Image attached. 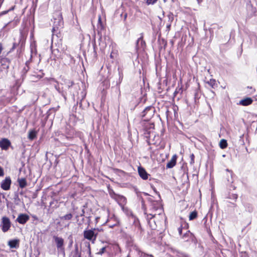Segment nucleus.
<instances>
[{
	"label": "nucleus",
	"mask_w": 257,
	"mask_h": 257,
	"mask_svg": "<svg viewBox=\"0 0 257 257\" xmlns=\"http://www.w3.org/2000/svg\"><path fill=\"white\" fill-rule=\"evenodd\" d=\"M109 194L110 196L115 200L120 206L123 208L126 204V198L123 195L115 193L113 190H109Z\"/></svg>",
	"instance_id": "nucleus-1"
},
{
	"label": "nucleus",
	"mask_w": 257,
	"mask_h": 257,
	"mask_svg": "<svg viewBox=\"0 0 257 257\" xmlns=\"http://www.w3.org/2000/svg\"><path fill=\"white\" fill-rule=\"evenodd\" d=\"M100 230L98 228L85 230L83 232V236L85 239L92 241L93 243L96 240L98 232Z\"/></svg>",
	"instance_id": "nucleus-2"
},
{
	"label": "nucleus",
	"mask_w": 257,
	"mask_h": 257,
	"mask_svg": "<svg viewBox=\"0 0 257 257\" xmlns=\"http://www.w3.org/2000/svg\"><path fill=\"white\" fill-rule=\"evenodd\" d=\"M54 20V26L53 28V31H55V29H58L59 28H62L63 25V20L62 18V13L59 12H56L53 15Z\"/></svg>",
	"instance_id": "nucleus-3"
},
{
	"label": "nucleus",
	"mask_w": 257,
	"mask_h": 257,
	"mask_svg": "<svg viewBox=\"0 0 257 257\" xmlns=\"http://www.w3.org/2000/svg\"><path fill=\"white\" fill-rule=\"evenodd\" d=\"M11 224L10 220L8 217L6 216L2 217L1 226L3 232H6L8 231L11 227Z\"/></svg>",
	"instance_id": "nucleus-4"
},
{
	"label": "nucleus",
	"mask_w": 257,
	"mask_h": 257,
	"mask_svg": "<svg viewBox=\"0 0 257 257\" xmlns=\"http://www.w3.org/2000/svg\"><path fill=\"white\" fill-rule=\"evenodd\" d=\"M151 209L152 213H153V211L158 212L157 215L164 216V214H163L162 207L160 206L159 203L158 202L154 201L152 203Z\"/></svg>",
	"instance_id": "nucleus-5"
},
{
	"label": "nucleus",
	"mask_w": 257,
	"mask_h": 257,
	"mask_svg": "<svg viewBox=\"0 0 257 257\" xmlns=\"http://www.w3.org/2000/svg\"><path fill=\"white\" fill-rule=\"evenodd\" d=\"M11 184L12 181L11 178L10 177H7L2 181L1 187L4 190L7 191L10 189Z\"/></svg>",
	"instance_id": "nucleus-6"
},
{
	"label": "nucleus",
	"mask_w": 257,
	"mask_h": 257,
	"mask_svg": "<svg viewBox=\"0 0 257 257\" xmlns=\"http://www.w3.org/2000/svg\"><path fill=\"white\" fill-rule=\"evenodd\" d=\"M155 111L154 107L152 106H149L147 107L143 110L142 112V117H145L146 115H148L147 117V119L150 118L153 115L154 112Z\"/></svg>",
	"instance_id": "nucleus-7"
},
{
	"label": "nucleus",
	"mask_w": 257,
	"mask_h": 257,
	"mask_svg": "<svg viewBox=\"0 0 257 257\" xmlns=\"http://www.w3.org/2000/svg\"><path fill=\"white\" fill-rule=\"evenodd\" d=\"M30 217L29 215L26 214H20L18 217H17L16 221H18L19 223L22 224H24L26 223L29 219Z\"/></svg>",
	"instance_id": "nucleus-8"
},
{
	"label": "nucleus",
	"mask_w": 257,
	"mask_h": 257,
	"mask_svg": "<svg viewBox=\"0 0 257 257\" xmlns=\"http://www.w3.org/2000/svg\"><path fill=\"white\" fill-rule=\"evenodd\" d=\"M11 144V142L8 139L4 138L0 141V148L3 150H7Z\"/></svg>",
	"instance_id": "nucleus-9"
},
{
	"label": "nucleus",
	"mask_w": 257,
	"mask_h": 257,
	"mask_svg": "<svg viewBox=\"0 0 257 257\" xmlns=\"http://www.w3.org/2000/svg\"><path fill=\"white\" fill-rule=\"evenodd\" d=\"M97 31L98 35L99 36V40L101 39V31L104 30V27L101 21V17H98V23L97 26Z\"/></svg>",
	"instance_id": "nucleus-10"
},
{
	"label": "nucleus",
	"mask_w": 257,
	"mask_h": 257,
	"mask_svg": "<svg viewBox=\"0 0 257 257\" xmlns=\"http://www.w3.org/2000/svg\"><path fill=\"white\" fill-rule=\"evenodd\" d=\"M138 173L140 177L143 180H147L150 175L145 169L141 166L138 167Z\"/></svg>",
	"instance_id": "nucleus-11"
},
{
	"label": "nucleus",
	"mask_w": 257,
	"mask_h": 257,
	"mask_svg": "<svg viewBox=\"0 0 257 257\" xmlns=\"http://www.w3.org/2000/svg\"><path fill=\"white\" fill-rule=\"evenodd\" d=\"M53 238L56 243L57 249L61 248L62 247L64 246V239L62 237L54 236Z\"/></svg>",
	"instance_id": "nucleus-12"
},
{
	"label": "nucleus",
	"mask_w": 257,
	"mask_h": 257,
	"mask_svg": "<svg viewBox=\"0 0 257 257\" xmlns=\"http://www.w3.org/2000/svg\"><path fill=\"white\" fill-rule=\"evenodd\" d=\"M177 156L176 155H174L172 157L170 161H169L166 165L167 168H172L174 167L176 164Z\"/></svg>",
	"instance_id": "nucleus-13"
},
{
	"label": "nucleus",
	"mask_w": 257,
	"mask_h": 257,
	"mask_svg": "<svg viewBox=\"0 0 257 257\" xmlns=\"http://www.w3.org/2000/svg\"><path fill=\"white\" fill-rule=\"evenodd\" d=\"M19 240L18 239L10 240L8 242L9 246L12 248H17L19 247Z\"/></svg>",
	"instance_id": "nucleus-14"
},
{
	"label": "nucleus",
	"mask_w": 257,
	"mask_h": 257,
	"mask_svg": "<svg viewBox=\"0 0 257 257\" xmlns=\"http://www.w3.org/2000/svg\"><path fill=\"white\" fill-rule=\"evenodd\" d=\"M246 8L248 11H250L251 15L257 16L256 9L253 7L250 1L247 3Z\"/></svg>",
	"instance_id": "nucleus-15"
},
{
	"label": "nucleus",
	"mask_w": 257,
	"mask_h": 257,
	"mask_svg": "<svg viewBox=\"0 0 257 257\" xmlns=\"http://www.w3.org/2000/svg\"><path fill=\"white\" fill-rule=\"evenodd\" d=\"M252 102V100L251 98L249 97L245 98L241 100L239 104L240 105H243V106H247L250 104H251Z\"/></svg>",
	"instance_id": "nucleus-16"
},
{
	"label": "nucleus",
	"mask_w": 257,
	"mask_h": 257,
	"mask_svg": "<svg viewBox=\"0 0 257 257\" xmlns=\"http://www.w3.org/2000/svg\"><path fill=\"white\" fill-rule=\"evenodd\" d=\"M31 62V61L30 60H28L25 63V66H24V67L23 68L22 71V76L23 77V76L24 75H25L27 72L29 71V69H30V67H29V64Z\"/></svg>",
	"instance_id": "nucleus-17"
},
{
	"label": "nucleus",
	"mask_w": 257,
	"mask_h": 257,
	"mask_svg": "<svg viewBox=\"0 0 257 257\" xmlns=\"http://www.w3.org/2000/svg\"><path fill=\"white\" fill-rule=\"evenodd\" d=\"M18 182L20 187L21 188H24L27 185L26 179L24 178H19Z\"/></svg>",
	"instance_id": "nucleus-18"
},
{
	"label": "nucleus",
	"mask_w": 257,
	"mask_h": 257,
	"mask_svg": "<svg viewBox=\"0 0 257 257\" xmlns=\"http://www.w3.org/2000/svg\"><path fill=\"white\" fill-rule=\"evenodd\" d=\"M145 214L146 215V219L149 224H151V220L153 218H156L157 216V213L153 214L152 212L151 213L147 214L145 212Z\"/></svg>",
	"instance_id": "nucleus-19"
},
{
	"label": "nucleus",
	"mask_w": 257,
	"mask_h": 257,
	"mask_svg": "<svg viewBox=\"0 0 257 257\" xmlns=\"http://www.w3.org/2000/svg\"><path fill=\"white\" fill-rule=\"evenodd\" d=\"M145 46V42L143 40L142 38H140L138 39L137 42V47L139 48L141 47L144 49Z\"/></svg>",
	"instance_id": "nucleus-20"
},
{
	"label": "nucleus",
	"mask_w": 257,
	"mask_h": 257,
	"mask_svg": "<svg viewBox=\"0 0 257 257\" xmlns=\"http://www.w3.org/2000/svg\"><path fill=\"white\" fill-rule=\"evenodd\" d=\"M250 39L251 44L256 47L257 46V36L255 35H251L250 36Z\"/></svg>",
	"instance_id": "nucleus-21"
},
{
	"label": "nucleus",
	"mask_w": 257,
	"mask_h": 257,
	"mask_svg": "<svg viewBox=\"0 0 257 257\" xmlns=\"http://www.w3.org/2000/svg\"><path fill=\"white\" fill-rule=\"evenodd\" d=\"M219 146L221 149H224L227 146V143L226 140L222 139L219 143Z\"/></svg>",
	"instance_id": "nucleus-22"
},
{
	"label": "nucleus",
	"mask_w": 257,
	"mask_h": 257,
	"mask_svg": "<svg viewBox=\"0 0 257 257\" xmlns=\"http://www.w3.org/2000/svg\"><path fill=\"white\" fill-rule=\"evenodd\" d=\"M139 257H154L152 254L147 253L141 250L139 251Z\"/></svg>",
	"instance_id": "nucleus-23"
},
{
	"label": "nucleus",
	"mask_w": 257,
	"mask_h": 257,
	"mask_svg": "<svg viewBox=\"0 0 257 257\" xmlns=\"http://www.w3.org/2000/svg\"><path fill=\"white\" fill-rule=\"evenodd\" d=\"M73 257H77L80 256V255L79 253V250H78V246L77 244H75V249L74 251L73 252Z\"/></svg>",
	"instance_id": "nucleus-24"
},
{
	"label": "nucleus",
	"mask_w": 257,
	"mask_h": 257,
	"mask_svg": "<svg viewBox=\"0 0 257 257\" xmlns=\"http://www.w3.org/2000/svg\"><path fill=\"white\" fill-rule=\"evenodd\" d=\"M72 214L71 213H68L66 214L64 216H63L60 217L61 220H70L72 218Z\"/></svg>",
	"instance_id": "nucleus-25"
},
{
	"label": "nucleus",
	"mask_w": 257,
	"mask_h": 257,
	"mask_svg": "<svg viewBox=\"0 0 257 257\" xmlns=\"http://www.w3.org/2000/svg\"><path fill=\"white\" fill-rule=\"evenodd\" d=\"M135 226L137 229V233L138 234H141L142 233V232L143 231V229L141 227V226L140 225V222H137L135 223Z\"/></svg>",
	"instance_id": "nucleus-26"
},
{
	"label": "nucleus",
	"mask_w": 257,
	"mask_h": 257,
	"mask_svg": "<svg viewBox=\"0 0 257 257\" xmlns=\"http://www.w3.org/2000/svg\"><path fill=\"white\" fill-rule=\"evenodd\" d=\"M167 19H168V22L167 23H170V24H172V23L173 22L174 20V15L172 13H169L167 15Z\"/></svg>",
	"instance_id": "nucleus-27"
},
{
	"label": "nucleus",
	"mask_w": 257,
	"mask_h": 257,
	"mask_svg": "<svg viewBox=\"0 0 257 257\" xmlns=\"http://www.w3.org/2000/svg\"><path fill=\"white\" fill-rule=\"evenodd\" d=\"M14 200L16 204L18 205L20 202V199L18 193H15L14 196Z\"/></svg>",
	"instance_id": "nucleus-28"
},
{
	"label": "nucleus",
	"mask_w": 257,
	"mask_h": 257,
	"mask_svg": "<svg viewBox=\"0 0 257 257\" xmlns=\"http://www.w3.org/2000/svg\"><path fill=\"white\" fill-rule=\"evenodd\" d=\"M197 216V213L196 211H193L192 212L190 213V215H189V220H192L193 219H194L195 218H196Z\"/></svg>",
	"instance_id": "nucleus-29"
},
{
	"label": "nucleus",
	"mask_w": 257,
	"mask_h": 257,
	"mask_svg": "<svg viewBox=\"0 0 257 257\" xmlns=\"http://www.w3.org/2000/svg\"><path fill=\"white\" fill-rule=\"evenodd\" d=\"M31 58L30 59V60H31L32 57L34 55H36V54H37V50H36V47L35 46H33L32 45H31Z\"/></svg>",
	"instance_id": "nucleus-30"
},
{
	"label": "nucleus",
	"mask_w": 257,
	"mask_h": 257,
	"mask_svg": "<svg viewBox=\"0 0 257 257\" xmlns=\"http://www.w3.org/2000/svg\"><path fill=\"white\" fill-rule=\"evenodd\" d=\"M190 234L191 233L189 231H187V232L182 236V238L185 241H188V237Z\"/></svg>",
	"instance_id": "nucleus-31"
},
{
	"label": "nucleus",
	"mask_w": 257,
	"mask_h": 257,
	"mask_svg": "<svg viewBox=\"0 0 257 257\" xmlns=\"http://www.w3.org/2000/svg\"><path fill=\"white\" fill-rule=\"evenodd\" d=\"M36 137V133L35 131H31L29 134V139L33 140H34Z\"/></svg>",
	"instance_id": "nucleus-32"
},
{
	"label": "nucleus",
	"mask_w": 257,
	"mask_h": 257,
	"mask_svg": "<svg viewBox=\"0 0 257 257\" xmlns=\"http://www.w3.org/2000/svg\"><path fill=\"white\" fill-rule=\"evenodd\" d=\"M207 83L212 88H214V86L216 85V81L215 79H211L207 82Z\"/></svg>",
	"instance_id": "nucleus-33"
},
{
	"label": "nucleus",
	"mask_w": 257,
	"mask_h": 257,
	"mask_svg": "<svg viewBox=\"0 0 257 257\" xmlns=\"http://www.w3.org/2000/svg\"><path fill=\"white\" fill-rule=\"evenodd\" d=\"M107 247H103L99 249V251L98 252L97 254L99 255H102L106 251Z\"/></svg>",
	"instance_id": "nucleus-34"
},
{
	"label": "nucleus",
	"mask_w": 257,
	"mask_h": 257,
	"mask_svg": "<svg viewBox=\"0 0 257 257\" xmlns=\"http://www.w3.org/2000/svg\"><path fill=\"white\" fill-rule=\"evenodd\" d=\"M238 196L236 194H232L231 195H229L228 198L234 200L236 201V200L237 199Z\"/></svg>",
	"instance_id": "nucleus-35"
},
{
	"label": "nucleus",
	"mask_w": 257,
	"mask_h": 257,
	"mask_svg": "<svg viewBox=\"0 0 257 257\" xmlns=\"http://www.w3.org/2000/svg\"><path fill=\"white\" fill-rule=\"evenodd\" d=\"M158 0H147L146 3L148 5H154Z\"/></svg>",
	"instance_id": "nucleus-36"
},
{
	"label": "nucleus",
	"mask_w": 257,
	"mask_h": 257,
	"mask_svg": "<svg viewBox=\"0 0 257 257\" xmlns=\"http://www.w3.org/2000/svg\"><path fill=\"white\" fill-rule=\"evenodd\" d=\"M190 158V160H191L190 163V164L193 165L194 163V158H195V156H194V154H191Z\"/></svg>",
	"instance_id": "nucleus-37"
},
{
	"label": "nucleus",
	"mask_w": 257,
	"mask_h": 257,
	"mask_svg": "<svg viewBox=\"0 0 257 257\" xmlns=\"http://www.w3.org/2000/svg\"><path fill=\"white\" fill-rule=\"evenodd\" d=\"M118 223V222L117 220H116L115 221V222L114 223V224H110L109 223L108 224V225L110 227V228H112L113 227L117 225V224Z\"/></svg>",
	"instance_id": "nucleus-38"
},
{
	"label": "nucleus",
	"mask_w": 257,
	"mask_h": 257,
	"mask_svg": "<svg viewBox=\"0 0 257 257\" xmlns=\"http://www.w3.org/2000/svg\"><path fill=\"white\" fill-rule=\"evenodd\" d=\"M171 25L172 24H170V23H167V25H166L167 31H169L170 30Z\"/></svg>",
	"instance_id": "nucleus-39"
},
{
	"label": "nucleus",
	"mask_w": 257,
	"mask_h": 257,
	"mask_svg": "<svg viewBox=\"0 0 257 257\" xmlns=\"http://www.w3.org/2000/svg\"><path fill=\"white\" fill-rule=\"evenodd\" d=\"M178 232L179 235L181 236L182 233V225H181L178 228Z\"/></svg>",
	"instance_id": "nucleus-40"
},
{
	"label": "nucleus",
	"mask_w": 257,
	"mask_h": 257,
	"mask_svg": "<svg viewBox=\"0 0 257 257\" xmlns=\"http://www.w3.org/2000/svg\"><path fill=\"white\" fill-rule=\"evenodd\" d=\"M12 9H10L8 11H3V12H1L0 16H3V15H4L7 14L8 13V12H9Z\"/></svg>",
	"instance_id": "nucleus-41"
},
{
	"label": "nucleus",
	"mask_w": 257,
	"mask_h": 257,
	"mask_svg": "<svg viewBox=\"0 0 257 257\" xmlns=\"http://www.w3.org/2000/svg\"><path fill=\"white\" fill-rule=\"evenodd\" d=\"M57 249H58V252H60V253H64V251H65L64 246L62 247L61 248H58Z\"/></svg>",
	"instance_id": "nucleus-42"
},
{
	"label": "nucleus",
	"mask_w": 257,
	"mask_h": 257,
	"mask_svg": "<svg viewBox=\"0 0 257 257\" xmlns=\"http://www.w3.org/2000/svg\"><path fill=\"white\" fill-rule=\"evenodd\" d=\"M142 207L143 209H145V201L143 198H141ZM145 211V209H144Z\"/></svg>",
	"instance_id": "nucleus-43"
},
{
	"label": "nucleus",
	"mask_w": 257,
	"mask_h": 257,
	"mask_svg": "<svg viewBox=\"0 0 257 257\" xmlns=\"http://www.w3.org/2000/svg\"><path fill=\"white\" fill-rule=\"evenodd\" d=\"M83 208L81 210V212L80 213L79 215L80 216H84V214H85V211H84V207H85L84 206H83Z\"/></svg>",
	"instance_id": "nucleus-44"
},
{
	"label": "nucleus",
	"mask_w": 257,
	"mask_h": 257,
	"mask_svg": "<svg viewBox=\"0 0 257 257\" xmlns=\"http://www.w3.org/2000/svg\"><path fill=\"white\" fill-rule=\"evenodd\" d=\"M4 175V172L3 168L0 167V177L3 176Z\"/></svg>",
	"instance_id": "nucleus-45"
},
{
	"label": "nucleus",
	"mask_w": 257,
	"mask_h": 257,
	"mask_svg": "<svg viewBox=\"0 0 257 257\" xmlns=\"http://www.w3.org/2000/svg\"><path fill=\"white\" fill-rule=\"evenodd\" d=\"M3 50V47L2 44V43H0V54H1Z\"/></svg>",
	"instance_id": "nucleus-46"
},
{
	"label": "nucleus",
	"mask_w": 257,
	"mask_h": 257,
	"mask_svg": "<svg viewBox=\"0 0 257 257\" xmlns=\"http://www.w3.org/2000/svg\"><path fill=\"white\" fill-rule=\"evenodd\" d=\"M72 244H73V240H70V242H69V244L68 247H69V248H70V247L72 246Z\"/></svg>",
	"instance_id": "nucleus-47"
},
{
	"label": "nucleus",
	"mask_w": 257,
	"mask_h": 257,
	"mask_svg": "<svg viewBox=\"0 0 257 257\" xmlns=\"http://www.w3.org/2000/svg\"><path fill=\"white\" fill-rule=\"evenodd\" d=\"M95 43H94V45H93V49H94V53L96 54V51H95Z\"/></svg>",
	"instance_id": "nucleus-48"
},
{
	"label": "nucleus",
	"mask_w": 257,
	"mask_h": 257,
	"mask_svg": "<svg viewBox=\"0 0 257 257\" xmlns=\"http://www.w3.org/2000/svg\"><path fill=\"white\" fill-rule=\"evenodd\" d=\"M82 100H81V101L79 102V106L80 107H81L82 106Z\"/></svg>",
	"instance_id": "nucleus-49"
},
{
	"label": "nucleus",
	"mask_w": 257,
	"mask_h": 257,
	"mask_svg": "<svg viewBox=\"0 0 257 257\" xmlns=\"http://www.w3.org/2000/svg\"><path fill=\"white\" fill-rule=\"evenodd\" d=\"M62 95L64 97V98L66 100V96H65V95L64 94L62 93Z\"/></svg>",
	"instance_id": "nucleus-50"
},
{
	"label": "nucleus",
	"mask_w": 257,
	"mask_h": 257,
	"mask_svg": "<svg viewBox=\"0 0 257 257\" xmlns=\"http://www.w3.org/2000/svg\"><path fill=\"white\" fill-rule=\"evenodd\" d=\"M231 204L232 205L231 206H233V207H236V205L235 203H232Z\"/></svg>",
	"instance_id": "nucleus-51"
},
{
	"label": "nucleus",
	"mask_w": 257,
	"mask_h": 257,
	"mask_svg": "<svg viewBox=\"0 0 257 257\" xmlns=\"http://www.w3.org/2000/svg\"><path fill=\"white\" fill-rule=\"evenodd\" d=\"M62 254H63V257H65V251H64V253H62Z\"/></svg>",
	"instance_id": "nucleus-52"
},
{
	"label": "nucleus",
	"mask_w": 257,
	"mask_h": 257,
	"mask_svg": "<svg viewBox=\"0 0 257 257\" xmlns=\"http://www.w3.org/2000/svg\"><path fill=\"white\" fill-rule=\"evenodd\" d=\"M126 17H127V14H125V15H124V20L126 19Z\"/></svg>",
	"instance_id": "nucleus-53"
},
{
	"label": "nucleus",
	"mask_w": 257,
	"mask_h": 257,
	"mask_svg": "<svg viewBox=\"0 0 257 257\" xmlns=\"http://www.w3.org/2000/svg\"><path fill=\"white\" fill-rule=\"evenodd\" d=\"M110 57L111 58H113V56H112V53L110 54Z\"/></svg>",
	"instance_id": "nucleus-54"
},
{
	"label": "nucleus",
	"mask_w": 257,
	"mask_h": 257,
	"mask_svg": "<svg viewBox=\"0 0 257 257\" xmlns=\"http://www.w3.org/2000/svg\"><path fill=\"white\" fill-rule=\"evenodd\" d=\"M243 135H242V136H241L240 137V139H241L243 138Z\"/></svg>",
	"instance_id": "nucleus-55"
},
{
	"label": "nucleus",
	"mask_w": 257,
	"mask_h": 257,
	"mask_svg": "<svg viewBox=\"0 0 257 257\" xmlns=\"http://www.w3.org/2000/svg\"><path fill=\"white\" fill-rule=\"evenodd\" d=\"M198 4L200 3V0H197Z\"/></svg>",
	"instance_id": "nucleus-56"
},
{
	"label": "nucleus",
	"mask_w": 257,
	"mask_h": 257,
	"mask_svg": "<svg viewBox=\"0 0 257 257\" xmlns=\"http://www.w3.org/2000/svg\"><path fill=\"white\" fill-rule=\"evenodd\" d=\"M73 84V83L72 82H71V86H72Z\"/></svg>",
	"instance_id": "nucleus-57"
},
{
	"label": "nucleus",
	"mask_w": 257,
	"mask_h": 257,
	"mask_svg": "<svg viewBox=\"0 0 257 257\" xmlns=\"http://www.w3.org/2000/svg\"><path fill=\"white\" fill-rule=\"evenodd\" d=\"M227 171L230 172L228 169H226Z\"/></svg>",
	"instance_id": "nucleus-58"
}]
</instances>
